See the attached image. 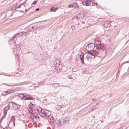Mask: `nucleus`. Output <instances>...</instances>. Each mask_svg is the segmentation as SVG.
Masks as SVG:
<instances>
[{"mask_svg":"<svg viewBox=\"0 0 129 129\" xmlns=\"http://www.w3.org/2000/svg\"><path fill=\"white\" fill-rule=\"evenodd\" d=\"M35 118L36 119H39V116H38L37 113L36 112V114L34 116V119Z\"/></svg>","mask_w":129,"mask_h":129,"instance_id":"obj_22","label":"nucleus"},{"mask_svg":"<svg viewBox=\"0 0 129 129\" xmlns=\"http://www.w3.org/2000/svg\"><path fill=\"white\" fill-rule=\"evenodd\" d=\"M71 27L72 30L74 29H75V26H74L72 25Z\"/></svg>","mask_w":129,"mask_h":129,"instance_id":"obj_37","label":"nucleus"},{"mask_svg":"<svg viewBox=\"0 0 129 129\" xmlns=\"http://www.w3.org/2000/svg\"><path fill=\"white\" fill-rule=\"evenodd\" d=\"M111 26L110 22H105L103 25V27L106 28L108 30L109 29L110 27Z\"/></svg>","mask_w":129,"mask_h":129,"instance_id":"obj_4","label":"nucleus"},{"mask_svg":"<svg viewBox=\"0 0 129 129\" xmlns=\"http://www.w3.org/2000/svg\"><path fill=\"white\" fill-rule=\"evenodd\" d=\"M39 28L38 27H36L35 26H33L31 27V28H30L29 30V32H33L36 30H38Z\"/></svg>","mask_w":129,"mask_h":129,"instance_id":"obj_8","label":"nucleus"},{"mask_svg":"<svg viewBox=\"0 0 129 129\" xmlns=\"http://www.w3.org/2000/svg\"><path fill=\"white\" fill-rule=\"evenodd\" d=\"M124 63H129V61H125V62H124Z\"/></svg>","mask_w":129,"mask_h":129,"instance_id":"obj_52","label":"nucleus"},{"mask_svg":"<svg viewBox=\"0 0 129 129\" xmlns=\"http://www.w3.org/2000/svg\"><path fill=\"white\" fill-rule=\"evenodd\" d=\"M57 63V62H54V67L56 69V70H60V69L59 68V67L58 66H57L56 65V63Z\"/></svg>","mask_w":129,"mask_h":129,"instance_id":"obj_16","label":"nucleus"},{"mask_svg":"<svg viewBox=\"0 0 129 129\" xmlns=\"http://www.w3.org/2000/svg\"><path fill=\"white\" fill-rule=\"evenodd\" d=\"M9 123H10V122H9V124H8V125H9Z\"/></svg>","mask_w":129,"mask_h":129,"instance_id":"obj_62","label":"nucleus"},{"mask_svg":"<svg viewBox=\"0 0 129 129\" xmlns=\"http://www.w3.org/2000/svg\"><path fill=\"white\" fill-rule=\"evenodd\" d=\"M59 120L60 119H59L56 122V124H57L58 125L59 122Z\"/></svg>","mask_w":129,"mask_h":129,"instance_id":"obj_50","label":"nucleus"},{"mask_svg":"<svg viewBox=\"0 0 129 129\" xmlns=\"http://www.w3.org/2000/svg\"><path fill=\"white\" fill-rule=\"evenodd\" d=\"M10 106H7L5 108H4V110H6V111H7L8 110H9V109L10 108Z\"/></svg>","mask_w":129,"mask_h":129,"instance_id":"obj_25","label":"nucleus"},{"mask_svg":"<svg viewBox=\"0 0 129 129\" xmlns=\"http://www.w3.org/2000/svg\"><path fill=\"white\" fill-rule=\"evenodd\" d=\"M84 54L83 53H82L80 55V57L84 58Z\"/></svg>","mask_w":129,"mask_h":129,"instance_id":"obj_30","label":"nucleus"},{"mask_svg":"<svg viewBox=\"0 0 129 129\" xmlns=\"http://www.w3.org/2000/svg\"><path fill=\"white\" fill-rule=\"evenodd\" d=\"M11 120L13 121H14L15 120V118L14 116H12L11 118Z\"/></svg>","mask_w":129,"mask_h":129,"instance_id":"obj_29","label":"nucleus"},{"mask_svg":"<svg viewBox=\"0 0 129 129\" xmlns=\"http://www.w3.org/2000/svg\"><path fill=\"white\" fill-rule=\"evenodd\" d=\"M59 85V84L58 83H55L53 84L52 86L55 88H56Z\"/></svg>","mask_w":129,"mask_h":129,"instance_id":"obj_20","label":"nucleus"},{"mask_svg":"<svg viewBox=\"0 0 129 129\" xmlns=\"http://www.w3.org/2000/svg\"><path fill=\"white\" fill-rule=\"evenodd\" d=\"M57 7H52L50 9V12L52 11L53 12H55L58 9Z\"/></svg>","mask_w":129,"mask_h":129,"instance_id":"obj_12","label":"nucleus"},{"mask_svg":"<svg viewBox=\"0 0 129 129\" xmlns=\"http://www.w3.org/2000/svg\"><path fill=\"white\" fill-rule=\"evenodd\" d=\"M37 33V31H34V33L35 34V33Z\"/></svg>","mask_w":129,"mask_h":129,"instance_id":"obj_58","label":"nucleus"},{"mask_svg":"<svg viewBox=\"0 0 129 129\" xmlns=\"http://www.w3.org/2000/svg\"><path fill=\"white\" fill-rule=\"evenodd\" d=\"M33 109V111H37V110H36V109Z\"/></svg>","mask_w":129,"mask_h":129,"instance_id":"obj_56","label":"nucleus"},{"mask_svg":"<svg viewBox=\"0 0 129 129\" xmlns=\"http://www.w3.org/2000/svg\"><path fill=\"white\" fill-rule=\"evenodd\" d=\"M24 15V14H21L20 16H19V17H20V16H22L23 15Z\"/></svg>","mask_w":129,"mask_h":129,"instance_id":"obj_55","label":"nucleus"},{"mask_svg":"<svg viewBox=\"0 0 129 129\" xmlns=\"http://www.w3.org/2000/svg\"><path fill=\"white\" fill-rule=\"evenodd\" d=\"M24 98V100H33L34 99L32 97L30 96V95H23L22 94Z\"/></svg>","mask_w":129,"mask_h":129,"instance_id":"obj_5","label":"nucleus"},{"mask_svg":"<svg viewBox=\"0 0 129 129\" xmlns=\"http://www.w3.org/2000/svg\"><path fill=\"white\" fill-rule=\"evenodd\" d=\"M15 90V89L13 88H11L7 90V92H8V94H9L14 92Z\"/></svg>","mask_w":129,"mask_h":129,"instance_id":"obj_11","label":"nucleus"},{"mask_svg":"<svg viewBox=\"0 0 129 129\" xmlns=\"http://www.w3.org/2000/svg\"><path fill=\"white\" fill-rule=\"evenodd\" d=\"M29 30H30V28H26L24 30V31H22L21 32V33H22V34L20 35V36H26V34L27 33V32L28 31L29 32Z\"/></svg>","mask_w":129,"mask_h":129,"instance_id":"obj_6","label":"nucleus"},{"mask_svg":"<svg viewBox=\"0 0 129 129\" xmlns=\"http://www.w3.org/2000/svg\"><path fill=\"white\" fill-rule=\"evenodd\" d=\"M78 16H76V18L77 19H78Z\"/></svg>","mask_w":129,"mask_h":129,"instance_id":"obj_59","label":"nucleus"},{"mask_svg":"<svg viewBox=\"0 0 129 129\" xmlns=\"http://www.w3.org/2000/svg\"><path fill=\"white\" fill-rule=\"evenodd\" d=\"M20 33H17L14 35L12 39H10L9 40L8 43L10 48L14 49V51L15 50H17V51H19L20 49L21 44H16V43L15 40L17 39L16 36L18 35Z\"/></svg>","mask_w":129,"mask_h":129,"instance_id":"obj_2","label":"nucleus"},{"mask_svg":"<svg viewBox=\"0 0 129 129\" xmlns=\"http://www.w3.org/2000/svg\"><path fill=\"white\" fill-rule=\"evenodd\" d=\"M82 24H84L85 23V22H83V21L82 22Z\"/></svg>","mask_w":129,"mask_h":129,"instance_id":"obj_57","label":"nucleus"},{"mask_svg":"<svg viewBox=\"0 0 129 129\" xmlns=\"http://www.w3.org/2000/svg\"><path fill=\"white\" fill-rule=\"evenodd\" d=\"M34 106V105L32 104L30 102L28 106L29 108L30 109H33V106Z\"/></svg>","mask_w":129,"mask_h":129,"instance_id":"obj_15","label":"nucleus"},{"mask_svg":"<svg viewBox=\"0 0 129 129\" xmlns=\"http://www.w3.org/2000/svg\"><path fill=\"white\" fill-rule=\"evenodd\" d=\"M68 7L69 8H73L72 3L69 5L68 6Z\"/></svg>","mask_w":129,"mask_h":129,"instance_id":"obj_31","label":"nucleus"},{"mask_svg":"<svg viewBox=\"0 0 129 129\" xmlns=\"http://www.w3.org/2000/svg\"><path fill=\"white\" fill-rule=\"evenodd\" d=\"M45 112L44 111V110L42 111V112H41V116H42V114H43L44 115V113Z\"/></svg>","mask_w":129,"mask_h":129,"instance_id":"obj_41","label":"nucleus"},{"mask_svg":"<svg viewBox=\"0 0 129 129\" xmlns=\"http://www.w3.org/2000/svg\"><path fill=\"white\" fill-rule=\"evenodd\" d=\"M88 55V57L90 58H92V56H91L92 55H91L90 54L89 55Z\"/></svg>","mask_w":129,"mask_h":129,"instance_id":"obj_46","label":"nucleus"},{"mask_svg":"<svg viewBox=\"0 0 129 129\" xmlns=\"http://www.w3.org/2000/svg\"><path fill=\"white\" fill-rule=\"evenodd\" d=\"M7 111H6V110H4V114L5 115H6L7 114Z\"/></svg>","mask_w":129,"mask_h":129,"instance_id":"obj_44","label":"nucleus"},{"mask_svg":"<svg viewBox=\"0 0 129 129\" xmlns=\"http://www.w3.org/2000/svg\"><path fill=\"white\" fill-rule=\"evenodd\" d=\"M53 120H54V122L55 120V119H54V117L53 116Z\"/></svg>","mask_w":129,"mask_h":129,"instance_id":"obj_54","label":"nucleus"},{"mask_svg":"<svg viewBox=\"0 0 129 129\" xmlns=\"http://www.w3.org/2000/svg\"><path fill=\"white\" fill-rule=\"evenodd\" d=\"M25 3H22L20 5H19L18 6H16V11H19V9L21 8V6H22L23 7H25V5H24Z\"/></svg>","mask_w":129,"mask_h":129,"instance_id":"obj_7","label":"nucleus"},{"mask_svg":"<svg viewBox=\"0 0 129 129\" xmlns=\"http://www.w3.org/2000/svg\"><path fill=\"white\" fill-rule=\"evenodd\" d=\"M8 92H7V90L5 91H4L2 92L1 95H5L8 94Z\"/></svg>","mask_w":129,"mask_h":129,"instance_id":"obj_21","label":"nucleus"},{"mask_svg":"<svg viewBox=\"0 0 129 129\" xmlns=\"http://www.w3.org/2000/svg\"><path fill=\"white\" fill-rule=\"evenodd\" d=\"M42 109L41 107H39L38 108H37V109H36V110H37V111L38 112L39 111V110H40L41 109Z\"/></svg>","mask_w":129,"mask_h":129,"instance_id":"obj_28","label":"nucleus"},{"mask_svg":"<svg viewBox=\"0 0 129 129\" xmlns=\"http://www.w3.org/2000/svg\"><path fill=\"white\" fill-rule=\"evenodd\" d=\"M19 11L20 12H22V13H24V11L23 10V9L22 10H19Z\"/></svg>","mask_w":129,"mask_h":129,"instance_id":"obj_36","label":"nucleus"},{"mask_svg":"<svg viewBox=\"0 0 129 129\" xmlns=\"http://www.w3.org/2000/svg\"><path fill=\"white\" fill-rule=\"evenodd\" d=\"M37 3V2L36 1H35L33 2V3L31 4V5H32L33 4H34L35 5Z\"/></svg>","mask_w":129,"mask_h":129,"instance_id":"obj_32","label":"nucleus"},{"mask_svg":"<svg viewBox=\"0 0 129 129\" xmlns=\"http://www.w3.org/2000/svg\"><path fill=\"white\" fill-rule=\"evenodd\" d=\"M39 10V8H38L36 9L35 10V11H38Z\"/></svg>","mask_w":129,"mask_h":129,"instance_id":"obj_48","label":"nucleus"},{"mask_svg":"<svg viewBox=\"0 0 129 129\" xmlns=\"http://www.w3.org/2000/svg\"><path fill=\"white\" fill-rule=\"evenodd\" d=\"M44 115L46 117H49L50 116L49 115H48L47 113L45 112H44Z\"/></svg>","mask_w":129,"mask_h":129,"instance_id":"obj_26","label":"nucleus"},{"mask_svg":"<svg viewBox=\"0 0 129 129\" xmlns=\"http://www.w3.org/2000/svg\"><path fill=\"white\" fill-rule=\"evenodd\" d=\"M85 58L86 59H87L88 60L89 58L88 57V55H87Z\"/></svg>","mask_w":129,"mask_h":129,"instance_id":"obj_43","label":"nucleus"},{"mask_svg":"<svg viewBox=\"0 0 129 129\" xmlns=\"http://www.w3.org/2000/svg\"><path fill=\"white\" fill-rule=\"evenodd\" d=\"M44 110L42 109H41L40 110H39V111L38 112L40 115H41V112H42V111Z\"/></svg>","mask_w":129,"mask_h":129,"instance_id":"obj_34","label":"nucleus"},{"mask_svg":"<svg viewBox=\"0 0 129 129\" xmlns=\"http://www.w3.org/2000/svg\"><path fill=\"white\" fill-rule=\"evenodd\" d=\"M29 8H28V9H26V8H25V11H24V13L25 12H26L27 11H28L29 10Z\"/></svg>","mask_w":129,"mask_h":129,"instance_id":"obj_40","label":"nucleus"},{"mask_svg":"<svg viewBox=\"0 0 129 129\" xmlns=\"http://www.w3.org/2000/svg\"><path fill=\"white\" fill-rule=\"evenodd\" d=\"M81 3L83 5L88 6L89 5V3H88V2H86L85 1H83Z\"/></svg>","mask_w":129,"mask_h":129,"instance_id":"obj_14","label":"nucleus"},{"mask_svg":"<svg viewBox=\"0 0 129 129\" xmlns=\"http://www.w3.org/2000/svg\"><path fill=\"white\" fill-rule=\"evenodd\" d=\"M79 23H78V25H79Z\"/></svg>","mask_w":129,"mask_h":129,"instance_id":"obj_61","label":"nucleus"},{"mask_svg":"<svg viewBox=\"0 0 129 129\" xmlns=\"http://www.w3.org/2000/svg\"><path fill=\"white\" fill-rule=\"evenodd\" d=\"M24 3H25V4H24V5H25V7H24V6L23 7L22 6H21V8H22V9H24V8H26V6L25 5V2H24Z\"/></svg>","mask_w":129,"mask_h":129,"instance_id":"obj_42","label":"nucleus"},{"mask_svg":"<svg viewBox=\"0 0 129 129\" xmlns=\"http://www.w3.org/2000/svg\"><path fill=\"white\" fill-rule=\"evenodd\" d=\"M92 4H95V5L96 6H98V4L96 2H92Z\"/></svg>","mask_w":129,"mask_h":129,"instance_id":"obj_35","label":"nucleus"},{"mask_svg":"<svg viewBox=\"0 0 129 129\" xmlns=\"http://www.w3.org/2000/svg\"><path fill=\"white\" fill-rule=\"evenodd\" d=\"M57 107H58V110H59L61 108V107L60 105H59L58 106H57Z\"/></svg>","mask_w":129,"mask_h":129,"instance_id":"obj_38","label":"nucleus"},{"mask_svg":"<svg viewBox=\"0 0 129 129\" xmlns=\"http://www.w3.org/2000/svg\"><path fill=\"white\" fill-rule=\"evenodd\" d=\"M80 58L81 63L82 64H84V58L80 57Z\"/></svg>","mask_w":129,"mask_h":129,"instance_id":"obj_18","label":"nucleus"},{"mask_svg":"<svg viewBox=\"0 0 129 129\" xmlns=\"http://www.w3.org/2000/svg\"><path fill=\"white\" fill-rule=\"evenodd\" d=\"M96 105H97V104H98V103H96Z\"/></svg>","mask_w":129,"mask_h":129,"instance_id":"obj_63","label":"nucleus"},{"mask_svg":"<svg viewBox=\"0 0 129 129\" xmlns=\"http://www.w3.org/2000/svg\"><path fill=\"white\" fill-rule=\"evenodd\" d=\"M86 2H88V3H89L91 1V0H85Z\"/></svg>","mask_w":129,"mask_h":129,"instance_id":"obj_45","label":"nucleus"},{"mask_svg":"<svg viewBox=\"0 0 129 129\" xmlns=\"http://www.w3.org/2000/svg\"><path fill=\"white\" fill-rule=\"evenodd\" d=\"M36 112H33L30 114V117L32 119V120H34V117L35 114H36Z\"/></svg>","mask_w":129,"mask_h":129,"instance_id":"obj_13","label":"nucleus"},{"mask_svg":"<svg viewBox=\"0 0 129 129\" xmlns=\"http://www.w3.org/2000/svg\"><path fill=\"white\" fill-rule=\"evenodd\" d=\"M61 124V121H60V120H59V122L58 124H59H59Z\"/></svg>","mask_w":129,"mask_h":129,"instance_id":"obj_51","label":"nucleus"},{"mask_svg":"<svg viewBox=\"0 0 129 129\" xmlns=\"http://www.w3.org/2000/svg\"><path fill=\"white\" fill-rule=\"evenodd\" d=\"M10 103H12V108L14 110H15L19 108L20 107V105L18 104L17 103L13 102H11Z\"/></svg>","mask_w":129,"mask_h":129,"instance_id":"obj_3","label":"nucleus"},{"mask_svg":"<svg viewBox=\"0 0 129 129\" xmlns=\"http://www.w3.org/2000/svg\"><path fill=\"white\" fill-rule=\"evenodd\" d=\"M72 7L76 9H77L79 7V6L78 4L76 2H74L72 3Z\"/></svg>","mask_w":129,"mask_h":129,"instance_id":"obj_10","label":"nucleus"},{"mask_svg":"<svg viewBox=\"0 0 129 129\" xmlns=\"http://www.w3.org/2000/svg\"><path fill=\"white\" fill-rule=\"evenodd\" d=\"M17 5H15L13 6L11 8V11L15 10L16 8V7Z\"/></svg>","mask_w":129,"mask_h":129,"instance_id":"obj_23","label":"nucleus"},{"mask_svg":"<svg viewBox=\"0 0 129 129\" xmlns=\"http://www.w3.org/2000/svg\"><path fill=\"white\" fill-rule=\"evenodd\" d=\"M13 124H14V126H15V123L14 122H13Z\"/></svg>","mask_w":129,"mask_h":129,"instance_id":"obj_60","label":"nucleus"},{"mask_svg":"<svg viewBox=\"0 0 129 129\" xmlns=\"http://www.w3.org/2000/svg\"><path fill=\"white\" fill-rule=\"evenodd\" d=\"M81 18H82V19L84 18V15L83 13H82V14H81Z\"/></svg>","mask_w":129,"mask_h":129,"instance_id":"obj_33","label":"nucleus"},{"mask_svg":"<svg viewBox=\"0 0 129 129\" xmlns=\"http://www.w3.org/2000/svg\"><path fill=\"white\" fill-rule=\"evenodd\" d=\"M6 115H4V116H3V117H3V118H5L6 117Z\"/></svg>","mask_w":129,"mask_h":129,"instance_id":"obj_53","label":"nucleus"},{"mask_svg":"<svg viewBox=\"0 0 129 129\" xmlns=\"http://www.w3.org/2000/svg\"><path fill=\"white\" fill-rule=\"evenodd\" d=\"M49 121L51 123L53 124L54 123V120H53V116H51L50 118H49Z\"/></svg>","mask_w":129,"mask_h":129,"instance_id":"obj_19","label":"nucleus"},{"mask_svg":"<svg viewBox=\"0 0 129 129\" xmlns=\"http://www.w3.org/2000/svg\"><path fill=\"white\" fill-rule=\"evenodd\" d=\"M94 43H88L86 47V49L91 50H93L94 49L101 52L105 51L106 49V48L104 44L101 43L100 38H96L94 39Z\"/></svg>","mask_w":129,"mask_h":129,"instance_id":"obj_1","label":"nucleus"},{"mask_svg":"<svg viewBox=\"0 0 129 129\" xmlns=\"http://www.w3.org/2000/svg\"><path fill=\"white\" fill-rule=\"evenodd\" d=\"M28 112L30 113V114L33 113V109H30V110H28Z\"/></svg>","mask_w":129,"mask_h":129,"instance_id":"obj_27","label":"nucleus"},{"mask_svg":"<svg viewBox=\"0 0 129 129\" xmlns=\"http://www.w3.org/2000/svg\"><path fill=\"white\" fill-rule=\"evenodd\" d=\"M95 50V49L94 50H93L91 51V55L93 56H97L99 54V51H96Z\"/></svg>","mask_w":129,"mask_h":129,"instance_id":"obj_9","label":"nucleus"},{"mask_svg":"<svg viewBox=\"0 0 129 129\" xmlns=\"http://www.w3.org/2000/svg\"><path fill=\"white\" fill-rule=\"evenodd\" d=\"M87 51V53L89 54H90L91 55V51L92 50H88V49H86Z\"/></svg>","mask_w":129,"mask_h":129,"instance_id":"obj_24","label":"nucleus"},{"mask_svg":"<svg viewBox=\"0 0 129 129\" xmlns=\"http://www.w3.org/2000/svg\"><path fill=\"white\" fill-rule=\"evenodd\" d=\"M115 27V26H114V27Z\"/></svg>","mask_w":129,"mask_h":129,"instance_id":"obj_64","label":"nucleus"},{"mask_svg":"<svg viewBox=\"0 0 129 129\" xmlns=\"http://www.w3.org/2000/svg\"><path fill=\"white\" fill-rule=\"evenodd\" d=\"M3 117H2L1 119H0V122H2V121L3 120Z\"/></svg>","mask_w":129,"mask_h":129,"instance_id":"obj_49","label":"nucleus"},{"mask_svg":"<svg viewBox=\"0 0 129 129\" xmlns=\"http://www.w3.org/2000/svg\"><path fill=\"white\" fill-rule=\"evenodd\" d=\"M31 53L33 55H34V54H33V52H30V51H28L27 52H26L25 53Z\"/></svg>","mask_w":129,"mask_h":129,"instance_id":"obj_39","label":"nucleus"},{"mask_svg":"<svg viewBox=\"0 0 129 129\" xmlns=\"http://www.w3.org/2000/svg\"><path fill=\"white\" fill-rule=\"evenodd\" d=\"M67 118V117H66V118H64V119H63V121L62 122L63 123L67 122V121H69L68 120V119Z\"/></svg>","mask_w":129,"mask_h":129,"instance_id":"obj_17","label":"nucleus"},{"mask_svg":"<svg viewBox=\"0 0 129 129\" xmlns=\"http://www.w3.org/2000/svg\"><path fill=\"white\" fill-rule=\"evenodd\" d=\"M70 79H72V77L71 76H69L68 77Z\"/></svg>","mask_w":129,"mask_h":129,"instance_id":"obj_47","label":"nucleus"}]
</instances>
